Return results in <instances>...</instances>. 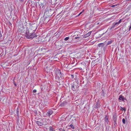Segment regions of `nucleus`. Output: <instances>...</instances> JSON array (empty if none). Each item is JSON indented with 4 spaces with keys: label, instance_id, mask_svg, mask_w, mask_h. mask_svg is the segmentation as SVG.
Returning a JSON list of instances; mask_svg holds the SVG:
<instances>
[{
    "label": "nucleus",
    "instance_id": "1",
    "mask_svg": "<svg viewBox=\"0 0 131 131\" xmlns=\"http://www.w3.org/2000/svg\"><path fill=\"white\" fill-rule=\"evenodd\" d=\"M25 36L26 38L31 39L36 38L37 36L35 32H31L28 30H26Z\"/></svg>",
    "mask_w": 131,
    "mask_h": 131
},
{
    "label": "nucleus",
    "instance_id": "2",
    "mask_svg": "<svg viewBox=\"0 0 131 131\" xmlns=\"http://www.w3.org/2000/svg\"><path fill=\"white\" fill-rule=\"evenodd\" d=\"M71 89L73 91H75L78 90L79 86L78 85V83L75 81L72 83L70 84Z\"/></svg>",
    "mask_w": 131,
    "mask_h": 131
},
{
    "label": "nucleus",
    "instance_id": "3",
    "mask_svg": "<svg viewBox=\"0 0 131 131\" xmlns=\"http://www.w3.org/2000/svg\"><path fill=\"white\" fill-rule=\"evenodd\" d=\"M55 73L57 77L59 78L60 80L61 79H62V77H63V74L62 73L60 70L59 69H56L55 70Z\"/></svg>",
    "mask_w": 131,
    "mask_h": 131
},
{
    "label": "nucleus",
    "instance_id": "4",
    "mask_svg": "<svg viewBox=\"0 0 131 131\" xmlns=\"http://www.w3.org/2000/svg\"><path fill=\"white\" fill-rule=\"evenodd\" d=\"M49 20H48V21L47 22V21H45V17L44 16H43L42 17H41L40 20V23H48L49 21Z\"/></svg>",
    "mask_w": 131,
    "mask_h": 131
},
{
    "label": "nucleus",
    "instance_id": "5",
    "mask_svg": "<svg viewBox=\"0 0 131 131\" xmlns=\"http://www.w3.org/2000/svg\"><path fill=\"white\" fill-rule=\"evenodd\" d=\"M39 5L41 8L45 7L44 6L45 5V1H42V2H40L39 3Z\"/></svg>",
    "mask_w": 131,
    "mask_h": 131
},
{
    "label": "nucleus",
    "instance_id": "6",
    "mask_svg": "<svg viewBox=\"0 0 131 131\" xmlns=\"http://www.w3.org/2000/svg\"><path fill=\"white\" fill-rule=\"evenodd\" d=\"M118 100H121L122 101H123L124 102H125V100L127 101L126 98H124L123 96H122V95H120L118 97Z\"/></svg>",
    "mask_w": 131,
    "mask_h": 131
},
{
    "label": "nucleus",
    "instance_id": "7",
    "mask_svg": "<svg viewBox=\"0 0 131 131\" xmlns=\"http://www.w3.org/2000/svg\"><path fill=\"white\" fill-rule=\"evenodd\" d=\"M118 72L116 70H114L112 71V75L114 77H117L118 76Z\"/></svg>",
    "mask_w": 131,
    "mask_h": 131
},
{
    "label": "nucleus",
    "instance_id": "8",
    "mask_svg": "<svg viewBox=\"0 0 131 131\" xmlns=\"http://www.w3.org/2000/svg\"><path fill=\"white\" fill-rule=\"evenodd\" d=\"M119 24V23L118 22H114L112 26L110 28V29L111 30L112 29L114 28L115 26H117Z\"/></svg>",
    "mask_w": 131,
    "mask_h": 131
},
{
    "label": "nucleus",
    "instance_id": "9",
    "mask_svg": "<svg viewBox=\"0 0 131 131\" xmlns=\"http://www.w3.org/2000/svg\"><path fill=\"white\" fill-rule=\"evenodd\" d=\"M99 60H100L98 59H95L94 60L92 61V63H93V64H94V65H96L97 64H98L99 63Z\"/></svg>",
    "mask_w": 131,
    "mask_h": 131
},
{
    "label": "nucleus",
    "instance_id": "10",
    "mask_svg": "<svg viewBox=\"0 0 131 131\" xmlns=\"http://www.w3.org/2000/svg\"><path fill=\"white\" fill-rule=\"evenodd\" d=\"M117 115L116 113H115L113 115V121H116L117 119Z\"/></svg>",
    "mask_w": 131,
    "mask_h": 131
},
{
    "label": "nucleus",
    "instance_id": "11",
    "mask_svg": "<svg viewBox=\"0 0 131 131\" xmlns=\"http://www.w3.org/2000/svg\"><path fill=\"white\" fill-rule=\"evenodd\" d=\"M100 107V105L99 103V102L97 101L96 103L95 108H99Z\"/></svg>",
    "mask_w": 131,
    "mask_h": 131
},
{
    "label": "nucleus",
    "instance_id": "12",
    "mask_svg": "<svg viewBox=\"0 0 131 131\" xmlns=\"http://www.w3.org/2000/svg\"><path fill=\"white\" fill-rule=\"evenodd\" d=\"M67 104V102L66 101L63 102L62 103H61L60 105L61 106H63Z\"/></svg>",
    "mask_w": 131,
    "mask_h": 131
},
{
    "label": "nucleus",
    "instance_id": "13",
    "mask_svg": "<svg viewBox=\"0 0 131 131\" xmlns=\"http://www.w3.org/2000/svg\"><path fill=\"white\" fill-rule=\"evenodd\" d=\"M91 31H90L88 33L85 35L84 36V37L85 38L91 35Z\"/></svg>",
    "mask_w": 131,
    "mask_h": 131
},
{
    "label": "nucleus",
    "instance_id": "14",
    "mask_svg": "<svg viewBox=\"0 0 131 131\" xmlns=\"http://www.w3.org/2000/svg\"><path fill=\"white\" fill-rule=\"evenodd\" d=\"M108 118V116L106 115L105 116V122H107V123H108V122H109Z\"/></svg>",
    "mask_w": 131,
    "mask_h": 131
},
{
    "label": "nucleus",
    "instance_id": "15",
    "mask_svg": "<svg viewBox=\"0 0 131 131\" xmlns=\"http://www.w3.org/2000/svg\"><path fill=\"white\" fill-rule=\"evenodd\" d=\"M36 123L38 125L41 126L43 124V122H38L36 121Z\"/></svg>",
    "mask_w": 131,
    "mask_h": 131
},
{
    "label": "nucleus",
    "instance_id": "16",
    "mask_svg": "<svg viewBox=\"0 0 131 131\" xmlns=\"http://www.w3.org/2000/svg\"><path fill=\"white\" fill-rule=\"evenodd\" d=\"M53 113V112L52 111H49L47 112V115L48 116H49L51 115Z\"/></svg>",
    "mask_w": 131,
    "mask_h": 131
},
{
    "label": "nucleus",
    "instance_id": "17",
    "mask_svg": "<svg viewBox=\"0 0 131 131\" xmlns=\"http://www.w3.org/2000/svg\"><path fill=\"white\" fill-rule=\"evenodd\" d=\"M45 120L46 121V123H45V124H47V123L48 124L49 123H50L51 122V121H50V122L49 119H46Z\"/></svg>",
    "mask_w": 131,
    "mask_h": 131
},
{
    "label": "nucleus",
    "instance_id": "18",
    "mask_svg": "<svg viewBox=\"0 0 131 131\" xmlns=\"http://www.w3.org/2000/svg\"><path fill=\"white\" fill-rule=\"evenodd\" d=\"M104 44L103 43H100L98 45V46L99 47H104Z\"/></svg>",
    "mask_w": 131,
    "mask_h": 131
},
{
    "label": "nucleus",
    "instance_id": "19",
    "mask_svg": "<svg viewBox=\"0 0 131 131\" xmlns=\"http://www.w3.org/2000/svg\"><path fill=\"white\" fill-rule=\"evenodd\" d=\"M120 110L123 111L124 110V112H125L126 111V109L125 108H123L121 106H120Z\"/></svg>",
    "mask_w": 131,
    "mask_h": 131
},
{
    "label": "nucleus",
    "instance_id": "20",
    "mask_svg": "<svg viewBox=\"0 0 131 131\" xmlns=\"http://www.w3.org/2000/svg\"><path fill=\"white\" fill-rule=\"evenodd\" d=\"M49 130L50 131H55V130L51 126L49 127Z\"/></svg>",
    "mask_w": 131,
    "mask_h": 131
},
{
    "label": "nucleus",
    "instance_id": "21",
    "mask_svg": "<svg viewBox=\"0 0 131 131\" xmlns=\"http://www.w3.org/2000/svg\"><path fill=\"white\" fill-rule=\"evenodd\" d=\"M112 40L108 41L107 43V44H106V46L108 45L111 44V43H112Z\"/></svg>",
    "mask_w": 131,
    "mask_h": 131
},
{
    "label": "nucleus",
    "instance_id": "22",
    "mask_svg": "<svg viewBox=\"0 0 131 131\" xmlns=\"http://www.w3.org/2000/svg\"><path fill=\"white\" fill-rule=\"evenodd\" d=\"M38 121H35L36 122V121L38 122H43V120L42 119H38Z\"/></svg>",
    "mask_w": 131,
    "mask_h": 131
},
{
    "label": "nucleus",
    "instance_id": "23",
    "mask_svg": "<svg viewBox=\"0 0 131 131\" xmlns=\"http://www.w3.org/2000/svg\"><path fill=\"white\" fill-rule=\"evenodd\" d=\"M19 110L17 108V112H16V114L17 116H18V117H19Z\"/></svg>",
    "mask_w": 131,
    "mask_h": 131
},
{
    "label": "nucleus",
    "instance_id": "24",
    "mask_svg": "<svg viewBox=\"0 0 131 131\" xmlns=\"http://www.w3.org/2000/svg\"><path fill=\"white\" fill-rule=\"evenodd\" d=\"M101 95L103 97L104 96V92L103 90H102L101 91Z\"/></svg>",
    "mask_w": 131,
    "mask_h": 131
},
{
    "label": "nucleus",
    "instance_id": "25",
    "mask_svg": "<svg viewBox=\"0 0 131 131\" xmlns=\"http://www.w3.org/2000/svg\"><path fill=\"white\" fill-rule=\"evenodd\" d=\"M69 127L71 128H72L73 129H74V128L73 125L72 124L69 125Z\"/></svg>",
    "mask_w": 131,
    "mask_h": 131
},
{
    "label": "nucleus",
    "instance_id": "26",
    "mask_svg": "<svg viewBox=\"0 0 131 131\" xmlns=\"http://www.w3.org/2000/svg\"><path fill=\"white\" fill-rule=\"evenodd\" d=\"M69 38H70L69 37H66L65 38H64V40L65 41H67V40H68L69 39Z\"/></svg>",
    "mask_w": 131,
    "mask_h": 131
},
{
    "label": "nucleus",
    "instance_id": "27",
    "mask_svg": "<svg viewBox=\"0 0 131 131\" xmlns=\"http://www.w3.org/2000/svg\"><path fill=\"white\" fill-rule=\"evenodd\" d=\"M122 122L124 124H125V119L124 118H123L122 119Z\"/></svg>",
    "mask_w": 131,
    "mask_h": 131
},
{
    "label": "nucleus",
    "instance_id": "28",
    "mask_svg": "<svg viewBox=\"0 0 131 131\" xmlns=\"http://www.w3.org/2000/svg\"><path fill=\"white\" fill-rule=\"evenodd\" d=\"M55 69V67H50V69L51 70H53L54 69Z\"/></svg>",
    "mask_w": 131,
    "mask_h": 131
},
{
    "label": "nucleus",
    "instance_id": "29",
    "mask_svg": "<svg viewBox=\"0 0 131 131\" xmlns=\"http://www.w3.org/2000/svg\"><path fill=\"white\" fill-rule=\"evenodd\" d=\"M117 6V5H111L110 6L111 7H114Z\"/></svg>",
    "mask_w": 131,
    "mask_h": 131
},
{
    "label": "nucleus",
    "instance_id": "30",
    "mask_svg": "<svg viewBox=\"0 0 131 131\" xmlns=\"http://www.w3.org/2000/svg\"><path fill=\"white\" fill-rule=\"evenodd\" d=\"M114 122L113 123L114 125V126H115H115H116L117 124V123H116V121H114Z\"/></svg>",
    "mask_w": 131,
    "mask_h": 131
},
{
    "label": "nucleus",
    "instance_id": "31",
    "mask_svg": "<svg viewBox=\"0 0 131 131\" xmlns=\"http://www.w3.org/2000/svg\"><path fill=\"white\" fill-rule=\"evenodd\" d=\"M59 131H65L64 129H62L61 128H59Z\"/></svg>",
    "mask_w": 131,
    "mask_h": 131
},
{
    "label": "nucleus",
    "instance_id": "32",
    "mask_svg": "<svg viewBox=\"0 0 131 131\" xmlns=\"http://www.w3.org/2000/svg\"><path fill=\"white\" fill-rule=\"evenodd\" d=\"M84 11V10H83L76 17H78L80 15H81L82 13V12Z\"/></svg>",
    "mask_w": 131,
    "mask_h": 131
},
{
    "label": "nucleus",
    "instance_id": "33",
    "mask_svg": "<svg viewBox=\"0 0 131 131\" xmlns=\"http://www.w3.org/2000/svg\"><path fill=\"white\" fill-rule=\"evenodd\" d=\"M36 92L37 91L36 90H33L32 91L34 93H36Z\"/></svg>",
    "mask_w": 131,
    "mask_h": 131
},
{
    "label": "nucleus",
    "instance_id": "34",
    "mask_svg": "<svg viewBox=\"0 0 131 131\" xmlns=\"http://www.w3.org/2000/svg\"><path fill=\"white\" fill-rule=\"evenodd\" d=\"M101 9H100H100H97V10H99V11H100V10H102V11H103V10H105V9H103V10H100Z\"/></svg>",
    "mask_w": 131,
    "mask_h": 131
},
{
    "label": "nucleus",
    "instance_id": "35",
    "mask_svg": "<svg viewBox=\"0 0 131 131\" xmlns=\"http://www.w3.org/2000/svg\"><path fill=\"white\" fill-rule=\"evenodd\" d=\"M13 83L14 85L15 86H17L16 84V83L15 81L13 82Z\"/></svg>",
    "mask_w": 131,
    "mask_h": 131
},
{
    "label": "nucleus",
    "instance_id": "36",
    "mask_svg": "<svg viewBox=\"0 0 131 131\" xmlns=\"http://www.w3.org/2000/svg\"><path fill=\"white\" fill-rule=\"evenodd\" d=\"M80 38V37H75L74 39H79Z\"/></svg>",
    "mask_w": 131,
    "mask_h": 131
},
{
    "label": "nucleus",
    "instance_id": "37",
    "mask_svg": "<svg viewBox=\"0 0 131 131\" xmlns=\"http://www.w3.org/2000/svg\"><path fill=\"white\" fill-rule=\"evenodd\" d=\"M34 112L36 114H37V111L35 110L34 111Z\"/></svg>",
    "mask_w": 131,
    "mask_h": 131
},
{
    "label": "nucleus",
    "instance_id": "38",
    "mask_svg": "<svg viewBox=\"0 0 131 131\" xmlns=\"http://www.w3.org/2000/svg\"><path fill=\"white\" fill-rule=\"evenodd\" d=\"M121 21H122V19H121L119 20V21H118V22L119 24L121 22Z\"/></svg>",
    "mask_w": 131,
    "mask_h": 131
},
{
    "label": "nucleus",
    "instance_id": "39",
    "mask_svg": "<svg viewBox=\"0 0 131 131\" xmlns=\"http://www.w3.org/2000/svg\"><path fill=\"white\" fill-rule=\"evenodd\" d=\"M58 83L57 84V85H60V82H57Z\"/></svg>",
    "mask_w": 131,
    "mask_h": 131
},
{
    "label": "nucleus",
    "instance_id": "40",
    "mask_svg": "<svg viewBox=\"0 0 131 131\" xmlns=\"http://www.w3.org/2000/svg\"><path fill=\"white\" fill-rule=\"evenodd\" d=\"M8 24L9 25H11L12 24L10 22H8Z\"/></svg>",
    "mask_w": 131,
    "mask_h": 131
},
{
    "label": "nucleus",
    "instance_id": "41",
    "mask_svg": "<svg viewBox=\"0 0 131 131\" xmlns=\"http://www.w3.org/2000/svg\"><path fill=\"white\" fill-rule=\"evenodd\" d=\"M24 0H20V2L21 3H22L23 2Z\"/></svg>",
    "mask_w": 131,
    "mask_h": 131
},
{
    "label": "nucleus",
    "instance_id": "42",
    "mask_svg": "<svg viewBox=\"0 0 131 131\" xmlns=\"http://www.w3.org/2000/svg\"><path fill=\"white\" fill-rule=\"evenodd\" d=\"M47 18V17H46L45 18V21H47V22L46 20V19Z\"/></svg>",
    "mask_w": 131,
    "mask_h": 131
},
{
    "label": "nucleus",
    "instance_id": "43",
    "mask_svg": "<svg viewBox=\"0 0 131 131\" xmlns=\"http://www.w3.org/2000/svg\"><path fill=\"white\" fill-rule=\"evenodd\" d=\"M131 29V25H130V26L129 27V31H130V30Z\"/></svg>",
    "mask_w": 131,
    "mask_h": 131
},
{
    "label": "nucleus",
    "instance_id": "44",
    "mask_svg": "<svg viewBox=\"0 0 131 131\" xmlns=\"http://www.w3.org/2000/svg\"><path fill=\"white\" fill-rule=\"evenodd\" d=\"M71 78H74V75H71Z\"/></svg>",
    "mask_w": 131,
    "mask_h": 131
},
{
    "label": "nucleus",
    "instance_id": "45",
    "mask_svg": "<svg viewBox=\"0 0 131 131\" xmlns=\"http://www.w3.org/2000/svg\"><path fill=\"white\" fill-rule=\"evenodd\" d=\"M2 35L1 32V31H0V37H2Z\"/></svg>",
    "mask_w": 131,
    "mask_h": 131
},
{
    "label": "nucleus",
    "instance_id": "46",
    "mask_svg": "<svg viewBox=\"0 0 131 131\" xmlns=\"http://www.w3.org/2000/svg\"><path fill=\"white\" fill-rule=\"evenodd\" d=\"M51 9H50V11L51 12ZM52 11V10H51V11Z\"/></svg>",
    "mask_w": 131,
    "mask_h": 131
},
{
    "label": "nucleus",
    "instance_id": "47",
    "mask_svg": "<svg viewBox=\"0 0 131 131\" xmlns=\"http://www.w3.org/2000/svg\"><path fill=\"white\" fill-rule=\"evenodd\" d=\"M17 121H19V119L18 118V119H17Z\"/></svg>",
    "mask_w": 131,
    "mask_h": 131
},
{
    "label": "nucleus",
    "instance_id": "48",
    "mask_svg": "<svg viewBox=\"0 0 131 131\" xmlns=\"http://www.w3.org/2000/svg\"><path fill=\"white\" fill-rule=\"evenodd\" d=\"M69 3H68L67 4H68L67 5H69Z\"/></svg>",
    "mask_w": 131,
    "mask_h": 131
},
{
    "label": "nucleus",
    "instance_id": "49",
    "mask_svg": "<svg viewBox=\"0 0 131 131\" xmlns=\"http://www.w3.org/2000/svg\"><path fill=\"white\" fill-rule=\"evenodd\" d=\"M45 13H47V11H46V10H45Z\"/></svg>",
    "mask_w": 131,
    "mask_h": 131
},
{
    "label": "nucleus",
    "instance_id": "50",
    "mask_svg": "<svg viewBox=\"0 0 131 131\" xmlns=\"http://www.w3.org/2000/svg\"><path fill=\"white\" fill-rule=\"evenodd\" d=\"M47 67H46V68H45V69H47Z\"/></svg>",
    "mask_w": 131,
    "mask_h": 131
},
{
    "label": "nucleus",
    "instance_id": "51",
    "mask_svg": "<svg viewBox=\"0 0 131 131\" xmlns=\"http://www.w3.org/2000/svg\"><path fill=\"white\" fill-rule=\"evenodd\" d=\"M33 94L34 95H36V94L34 93Z\"/></svg>",
    "mask_w": 131,
    "mask_h": 131
},
{
    "label": "nucleus",
    "instance_id": "52",
    "mask_svg": "<svg viewBox=\"0 0 131 131\" xmlns=\"http://www.w3.org/2000/svg\"><path fill=\"white\" fill-rule=\"evenodd\" d=\"M12 10H11V11H12Z\"/></svg>",
    "mask_w": 131,
    "mask_h": 131
}]
</instances>
